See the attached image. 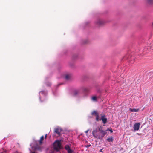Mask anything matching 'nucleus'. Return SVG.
<instances>
[{"label":"nucleus","mask_w":153,"mask_h":153,"mask_svg":"<svg viewBox=\"0 0 153 153\" xmlns=\"http://www.w3.org/2000/svg\"><path fill=\"white\" fill-rule=\"evenodd\" d=\"M106 22H107L105 19L99 18L96 20L95 21V24L97 25L100 26L104 25Z\"/></svg>","instance_id":"1"},{"label":"nucleus","mask_w":153,"mask_h":153,"mask_svg":"<svg viewBox=\"0 0 153 153\" xmlns=\"http://www.w3.org/2000/svg\"><path fill=\"white\" fill-rule=\"evenodd\" d=\"M53 147L54 149L58 151L61 148L60 141L59 140H56L53 143Z\"/></svg>","instance_id":"2"},{"label":"nucleus","mask_w":153,"mask_h":153,"mask_svg":"<svg viewBox=\"0 0 153 153\" xmlns=\"http://www.w3.org/2000/svg\"><path fill=\"white\" fill-rule=\"evenodd\" d=\"M92 115H94L96 116V120L97 121L99 120H100V119L99 113L96 111H94L92 113Z\"/></svg>","instance_id":"3"},{"label":"nucleus","mask_w":153,"mask_h":153,"mask_svg":"<svg viewBox=\"0 0 153 153\" xmlns=\"http://www.w3.org/2000/svg\"><path fill=\"white\" fill-rule=\"evenodd\" d=\"M101 118H100V120H102L103 123L104 124H105L107 122V119L105 117L104 115L101 114Z\"/></svg>","instance_id":"4"},{"label":"nucleus","mask_w":153,"mask_h":153,"mask_svg":"<svg viewBox=\"0 0 153 153\" xmlns=\"http://www.w3.org/2000/svg\"><path fill=\"white\" fill-rule=\"evenodd\" d=\"M140 124L138 123L135 124L133 126V128L134 131H137L139 128Z\"/></svg>","instance_id":"5"},{"label":"nucleus","mask_w":153,"mask_h":153,"mask_svg":"<svg viewBox=\"0 0 153 153\" xmlns=\"http://www.w3.org/2000/svg\"><path fill=\"white\" fill-rule=\"evenodd\" d=\"M54 133H56L59 136L61 132L62 131V129L59 128H55L54 129Z\"/></svg>","instance_id":"6"},{"label":"nucleus","mask_w":153,"mask_h":153,"mask_svg":"<svg viewBox=\"0 0 153 153\" xmlns=\"http://www.w3.org/2000/svg\"><path fill=\"white\" fill-rule=\"evenodd\" d=\"M99 131L101 133V134H102L103 137L104 135H105L107 133V130H106V131H103V130H102V129H100L99 128Z\"/></svg>","instance_id":"7"},{"label":"nucleus","mask_w":153,"mask_h":153,"mask_svg":"<svg viewBox=\"0 0 153 153\" xmlns=\"http://www.w3.org/2000/svg\"><path fill=\"white\" fill-rule=\"evenodd\" d=\"M129 110L131 112H138L139 111V109H135V108L132 109V108H130L129 109Z\"/></svg>","instance_id":"8"},{"label":"nucleus","mask_w":153,"mask_h":153,"mask_svg":"<svg viewBox=\"0 0 153 153\" xmlns=\"http://www.w3.org/2000/svg\"><path fill=\"white\" fill-rule=\"evenodd\" d=\"M92 100L94 102H96L97 101V98L96 96H93L91 97Z\"/></svg>","instance_id":"9"},{"label":"nucleus","mask_w":153,"mask_h":153,"mask_svg":"<svg viewBox=\"0 0 153 153\" xmlns=\"http://www.w3.org/2000/svg\"><path fill=\"white\" fill-rule=\"evenodd\" d=\"M70 75L68 74L66 75L65 77V79L67 80H69L70 79Z\"/></svg>","instance_id":"10"},{"label":"nucleus","mask_w":153,"mask_h":153,"mask_svg":"<svg viewBox=\"0 0 153 153\" xmlns=\"http://www.w3.org/2000/svg\"><path fill=\"white\" fill-rule=\"evenodd\" d=\"M83 91L85 92H88L89 91V89L88 88H85L83 89Z\"/></svg>","instance_id":"11"},{"label":"nucleus","mask_w":153,"mask_h":153,"mask_svg":"<svg viewBox=\"0 0 153 153\" xmlns=\"http://www.w3.org/2000/svg\"><path fill=\"white\" fill-rule=\"evenodd\" d=\"M147 2L149 4H153V0H146Z\"/></svg>","instance_id":"12"},{"label":"nucleus","mask_w":153,"mask_h":153,"mask_svg":"<svg viewBox=\"0 0 153 153\" xmlns=\"http://www.w3.org/2000/svg\"><path fill=\"white\" fill-rule=\"evenodd\" d=\"M107 140L109 142H112L113 140V139L112 137L108 138L107 139Z\"/></svg>","instance_id":"13"},{"label":"nucleus","mask_w":153,"mask_h":153,"mask_svg":"<svg viewBox=\"0 0 153 153\" xmlns=\"http://www.w3.org/2000/svg\"><path fill=\"white\" fill-rule=\"evenodd\" d=\"M79 93L78 91L76 90L74 91V95H76Z\"/></svg>","instance_id":"14"},{"label":"nucleus","mask_w":153,"mask_h":153,"mask_svg":"<svg viewBox=\"0 0 153 153\" xmlns=\"http://www.w3.org/2000/svg\"><path fill=\"white\" fill-rule=\"evenodd\" d=\"M65 149L66 150H68L70 148L69 145H66L65 146Z\"/></svg>","instance_id":"15"},{"label":"nucleus","mask_w":153,"mask_h":153,"mask_svg":"<svg viewBox=\"0 0 153 153\" xmlns=\"http://www.w3.org/2000/svg\"><path fill=\"white\" fill-rule=\"evenodd\" d=\"M44 138V137L43 136H42L41 137L40 139V143H42V141L43 140Z\"/></svg>","instance_id":"16"},{"label":"nucleus","mask_w":153,"mask_h":153,"mask_svg":"<svg viewBox=\"0 0 153 153\" xmlns=\"http://www.w3.org/2000/svg\"><path fill=\"white\" fill-rule=\"evenodd\" d=\"M149 48H150L149 47H148V48H145L143 50V52H145L147 50H148L149 49Z\"/></svg>","instance_id":"17"},{"label":"nucleus","mask_w":153,"mask_h":153,"mask_svg":"<svg viewBox=\"0 0 153 153\" xmlns=\"http://www.w3.org/2000/svg\"><path fill=\"white\" fill-rule=\"evenodd\" d=\"M67 151L68 153H72V151L70 149L68 150Z\"/></svg>","instance_id":"18"},{"label":"nucleus","mask_w":153,"mask_h":153,"mask_svg":"<svg viewBox=\"0 0 153 153\" xmlns=\"http://www.w3.org/2000/svg\"><path fill=\"white\" fill-rule=\"evenodd\" d=\"M67 151L68 153H72V151L70 149L68 150Z\"/></svg>","instance_id":"19"},{"label":"nucleus","mask_w":153,"mask_h":153,"mask_svg":"<svg viewBox=\"0 0 153 153\" xmlns=\"http://www.w3.org/2000/svg\"><path fill=\"white\" fill-rule=\"evenodd\" d=\"M45 92L44 91H42L40 92L39 94H43L45 93Z\"/></svg>","instance_id":"20"},{"label":"nucleus","mask_w":153,"mask_h":153,"mask_svg":"<svg viewBox=\"0 0 153 153\" xmlns=\"http://www.w3.org/2000/svg\"><path fill=\"white\" fill-rule=\"evenodd\" d=\"M54 150H52L49 153H54Z\"/></svg>","instance_id":"21"},{"label":"nucleus","mask_w":153,"mask_h":153,"mask_svg":"<svg viewBox=\"0 0 153 153\" xmlns=\"http://www.w3.org/2000/svg\"><path fill=\"white\" fill-rule=\"evenodd\" d=\"M88 131H89V130H87V131H86L85 132L86 133H87L88 132Z\"/></svg>","instance_id":"22"},{"label":"nucleus","mask_w":153,"mask_h":153,"mask_svg":"<svg viewBox=\"0 0 153 153\" xmlns=\"http://www.w3.org/2000/svg\"><path fill=\"white\" fill-rule=\"evenodd\" d=\"M51 85V84L50 83H49V84H47V85L48 86H50Z\"/></svg>","instance_id":"23"},{"label":"nucleus","mask_w":153,"mask_h":153,"mask_svg":"<svg viewBox=\"0 0 153 153\" xmlns=\"http://www.w3.org/2000/svg\"><path fill=\"white\" fill-rule=\"evenodd\" d=\"M102 149H101L100 150V152H102Z\"/></svg>","instance_id":"24"},{"label":"nucleus","mask_w":153,"mask_h":153,"mask_svg":"<svg viewBox=\"0 0 153 153\" xmlns=\"http://www.w3.org/2000/svg\"><path fill=\"white\" fill-rule=\"evenodd\" d=\"M47 134H46L45 135V139L46 138V137H47Z\"/></svg>","instance_id":"25"},{"label":"nucleus","mask_w":153,"mask_h":153,"mask_svg":"<svg viewBox=\"0 0 153 153\" xmlns=\"http://www.w3.org/2000/svg\"><path fill=\"white\" fill-rule=\"evenodd\" d=\"M110 131L111 133H112L113 132L112 130H110Z\"/></svg>","instance_id":"26"},{"label":"nucleus","mask_w":153,"mask_h":153,"mask_svg":"<svg viewBox=\"0 0 153 153\" xmlns=\"http://www.w3.org/2000/svg\"><path fill=\"white\" fill-rule=\"evenodd\" d=\"M30 153H35V152H30Z\"/></svg>","instance_id":"27"},{"label":"nucleus","mask_w":153,"mask_h":153,"mask_svg":"<svg viewBox=\"0 0 153 153\" xmlns=\"http://www.w3.org/2000/svg\"><path fill=\"white\" fill-rule=\"evenodd\" d=\"M91 146V145H89L88 146Z\"/></svg>","instance_id":"28"},{"label":"nucleus","mask_w":153,"mask_h":153,"mask_svg":"<svg viewBox=\"0 0 153 153\" xmlns=\"http://www.w3.org/2000/svg\"><path fill=\"white\" fill-rule=\"evenodd\" d=\"M93 135L94 136L93 134Z\"/></svg>","instance_id":"29"},{"label":"nucleus","mask_w":153,"mask_h":153,"mask_svg":"<svg viewBox=\"0 0 153 153\" xmlns=\"http://www.w3.org/2000/svg\"><path fill=\"white\" fill-rule=\"evenodd\" d=\"M152 25H153V23H152Z\"/></svg>","instance_id":"30"}]
</instances>
